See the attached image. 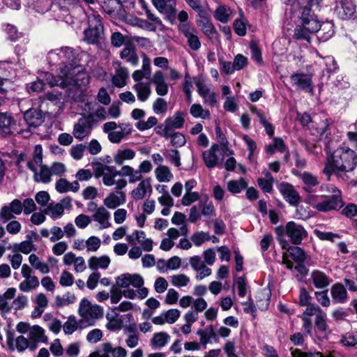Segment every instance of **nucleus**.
Listing matches in <instances>:
<instances>
[{
    "label": "nucleus",
    "instance_id": "nucleus-1",
    "mask_svg": "<svg viewBox=\"0 0 357 357\" xmlns=\"http://www.w3.org/2000/svg\"><path fill=\"white\" fill-rule=\"evenodd\" d=\"M356 165V153L349 148L340 147L328 158L323 173L328 180L333 174L341 177L344 173L352 172Z\"/></svg>",
    "mask_w": 357,
    "mask_h": 357
},
{
    "label": "nucleus",
    "instance_id": "nucleus-2",
    "mask_svg": "<svg viewBox=\"0 0 357 357\" xmlns=\"http://www.w3.org/2000/svg\"><path fill=\"white\" fill-rule=\"evenodd\" d=\"M321 22L310 8L301 9L299 24L294 30V36L300 40L310 42V35L317 32L321 28Z\"/></svg>",
    "mask_w": 357,
    "mask_h": 357
},
{
    "label": "nucleus",
    "instance_id": "nucleus-3",
    "mask_svg": "<svg viewBox=\"0 0 357 357\" xmlns=\"http://www.w3.org/2000/svg\"><path fill=\"white\" fill-rule=\"evenodd\" d=\"M333 195H309L307 197V202L313 208L320 212H328L337 211L343 206V202L341 198V192L333 186H331Z\"/></svg>",
    "mask_w": 357,
    "mask_h": 357
},
{
    "label": "nucleus",
    "instance_id": "nucleus-4",
    "mask_svg": "<svg viewBox=\"0 0 357 357\" xmlns=\"http://www.w3.org/2000/svg\"><path fill=\"white\" fill-rule=\"evenodd\" d=\"M78 312L81 317L79 322L81 328L93 326L97 320L103 317L104 314L102 306L91 303L86 298L81 300Z\"/></svg>",
    "mask_w": 357,
    "mask_h": 357
},
{
    "label": "nucleus",
    "instance_id": "nucleus-5",
    "mask_svg": "<svg viewBox=\"0 0 357 357\" xmlns=\"http://www.w3.org/2000/svg\"><path fill=\"white\" fill-rule=\"evenodd\" d=\"M144 279L138 274L124 273L116 278L115 286L119 289H128L130 286L138 289L137 291V297L139 299H144L148 295V289L143 287Z\"/></svg>",
    "mask_w": 357,
    "mask_h": 357
},
{
    "label": "nucleus",
    "instance_id": "nucleus-6",
    "mask_svg": "<svg viewBox=\"0 0 357 357\" xmlns=\"http://www.w3.org/2000/svg\"><path fill=\"white\" fill-rule=\"evenodd\" d=\"M89 28L84 31V40L91 44L98 43L103 34L100 16L94 12L88 16Z\"/></svg>",
    "mask_w": 357,
    "mask_h": 357
},
{
    "label": "nucleus",
    "instance_id": "nucleus-7",
    "mask_svg": "<svg viewBox=\"0 0 357 357\" xmlns=\"http://www.w3.org/2000/svg\"><path fill=\"white\" fill-rule=\"evenodd\" d=\"M96 178H102V183L106 186H112L116 183L115 178L121 176V170L118 171L114 166H109L98 162L93 167Z\"/></svg>",
    "mask_w": 357,
    "mask_h": 357
},
{
    "label": "nucleus",
    "instance_id": "nucleus-8",
    "mask_svg": "<svg viewBox=\"0 0 357 357\" xmlns=\"http://www.w3.org/2000/svg\"><path fill=\"white\" fill-rule=\"evenodd\" d=\"M75 58V52L73 48L69 47L52 50L47 54V59L52 65L71 62Z\"/></svg>",
    "mask_w": 357,
    "mask_h": 357
},
{
    "label": "nucleus",
    "instance_id": "nucleus-9",
    "mask_svg": "<svg viewBox=\"0 0 357 357\" xmlns=\"http://www.w3.org/2000/svg\"><path fill=\"white\" fill-rule=\"evenodd\" d=\"M290 81L293 86L297 90H302L311 95L314 93L312 75L305 73H293L290 76Z\"/></svg>",
    "mask_w": 357,
    "mask_h": 357
},
{
    "label": "nucleus",
    "instance_id": "nucleus-10",
    "mask_svg": "<svg viewBox=\"0 0 357 357\" xmlns=\"http://www.w3.org/2000/svg\"><path fill=\"white\" fill-rule=\"evenodd\" d=\"M92 122L91 118L88 119L86 115L79 119L73 127V136L80 141L88 137L96 127Z\"/></svg>",
    "mask_w": 357,
    "mask_h": 357
},
{
    "label": "nucleus",
    "instance_id": "nucleus-11",
    "mask_svg": "<svg viewBox=\"0 0 357 357\" xmlns=\"http://www.w3.org/2000/svg\"><path fill=\"white\" fill-rule=\"evenodd\" d=\"M285 233L294 245L301 244L303 239L307 236V232L304 227L294 221H290L287 223L285 226Z\"/></svg>",
    "mask_w": 357,
    "mask_h": 357
},
{
    "label": "nucleus",
    "instance_id": "nucleus-12",
    "mask_svg": "<svg viewBox=\"0 0 357 357\" xmlns=\"http://www.w3.org/2000/svg\"><path fill=\"white\" fill-rule=\"evenodd\" d=\"M145 111L142 109L136 108L131 112V117L134 120L138 121L135 123V127L140 131H144L151 129L158 123V119L155 116L149 117L147 121L141 120L145 116Z\"/></svg>",
    "mask_w": 357,
    "mask_h": 357
},
{
    "label": "nucleus",
    "instance_id": "nucleus-13",
    "mask_svg": "<svg viewBox=\"0 0 357 357\" xmlns=\"http://www.w3.org/2000/svg\"><path fill=\"white\" fill-rule=\"evenodd\" d=\"M335 13L342 20H349L355 13L356 7L351 0H335Z\"/></svg>",
    "mask_w": 357,
    "mask_h": 357
},
{
    "label": "nucleus",
    "instance_id": "nucleus-14",
    "mask_svg": "<svg viewBox=\"0 0 357 357\" xmlns=\"http://www.w3.org/2000/svg\"><path fill=\"white\" fill-rule=\"evenodd\" d=\"M181 33L186 38L187 44L193 51H198L201 47V41L197 36V30L194 26L183 25Z\"/></svg>",
    "mask_w": 357,
    "mask_h": 357
},
{
    "label": "nucleus",
    "instance_id": "nucleus-15",
    "mask_svg": "<svg viewBox=\"0 0 357 357\" xmlns=\"http://www.w3.org/2000/svg\"><path fill=\"white\" fill-rule=\"evenodd\" d=\"M43 112L38 108H30L24 112V120L29 128H36L44 121Z\"/></svg>",
    "mask_w": 357,
    "mask_h": 357
},
{
    "label": "nucleus",
    "instance_id": "nucleus-16",
    "mask_svg": "<svg viewBox=\"0 0 357 357\" xmlns=\"http://www.w3.org/2000/svg\"><path fill=\"white\" fill-rule=\"evenodd\" d=\"M6 342L11 351L17 349L19 352H22L29 346V339L23 335H20L15 339L14 334L11 332H8L6 335Z\"/></svg>",
    "mask_w": 357,
    "mask_h": 357
},
{
    "label": "nucleus",
    "instance_id": "nucleus-17",
    "mask_svg": "<svg viewBox=\"0 0 357 357\" xmlns=\"http://www.w3.org/2000/svg\"><path fill=\"white\" fill-rule=\"evenodd\" d=\"M113 67L115 69V74L112 77V82L114 86L121 88L126 84V79L128 77V69L121 66L120 61H114Z\"/></svg>",
    "mask_w": 357,
    "mask_h": 357
},
{
    "label": "nucleus",
    "instance_id": "nucleus-18",
    "mask_svg": "<svg viewBox=\"0 0 357 357\" xmlns=\"http://www.w3.org/2000/svg\"><path fill=\"white\" fill-rule=\"evenodd\" d=\"M279 190L284 199L291 205H296L300 201V196L294 186L287 183H282L279 186Z\"/></svg>",
    "mask_w": 357,
    "mask_h": 357
},
{
    "label": "nucleus",
    "instance_id": "nucleus-19",
    "mask_svg": "<svg viewBox=\"0 0 357 357\" xmlns=\"http://www.w3.org/2000/svg\"><path fill=\"white\" fill-rule=\"evenodd\" d=\"M148 192L150 193L152 192L151 178H145L141 181L131 191L130 195L135 200H140L146 197Z\"/></svg>",
    "mask_w": 357,
    "mask_h": 357
},
{
    "label": "nucleus",
    "instance_id": "nucleus-20",
    "mask_svg": "<svg viewBox=\"0 0 357 357\" xmlns=\"http://www.w3.org/2000/svg\"><path fill=\"white\" fill-rule=\"evenodd\" d=\"M331 295L333 301L335 303L344 304L349 300V296L344 284L340 282L335 283L331 288Z\"/></svg>",
    "mask_w": 357,
    "mask_h": 357
},
{
    "label": "nucleus",
    "instance_id": "nucleus-21",
    "mask_svg": "<svg viewBox=\"0 0 357 357\" xmlns=\"http://www.w3.org/2000/svg\"><path fill=\"white\" fill-rule=\"evenodd\" d=\"M15 120L11 114L8 112L0 113V131L6 136L9 135L15 130Z\"/></svg>",
    "mask_w": 357,
    "mask_h": 357
},
{
    "label": "nucleus",
    "instance_id": "nucleus-22",
    "mask_svg": "<svg viewBox=\"0 0 357 357\" xmlns=\"http://www.w3.org/2000/svg\"><path fill=\"white\" fill-rule=\"evenodd\" d=\"M310 280L317 289L326 288L332 281L328 275L320 270L312 271L310 274Z\"/></svg>",
    "mask_w": 357,
    "mask_h": 357
},
{
    "label": "nucleus",
    "instance_id": "nucleus-23",
    "mask_svg": "<svg viewBox=\"0 0 357 357\" xmlns=\"http://www.w3.org/2000/svg\"><path fill=\"white\" fill-rule=\"evenodd\" d=\"M122 296L129 299H134L137 297V294L132 289H123L121 291L115 285H112L110 289L112 303H118L121 299Z\"/></svg>",
    "mask_w": 357,
    "mask_h": 357
},
{
    "label": "nucleus",
    "instance_id": "nucleus-24",
    "mask_svg": "<svg viewBox=\"0 0 357 357\" xmlns=\"http://www.w3.org/2000/svg\"><path fill=\"white\" fill-rule=\"evenodd\" d=\"M110 217V213L104 206H100L96 213L91 215V220L100 225V229H104L111 226Z\"/></svg>",
    "mask_w": 357,
    "mask_h": 357
},
{
    "label": "nucleus",
    "instance_id": "nucleus-25",
    "mask_svg": "<svg viewBox=\"0 0 357 357\" xmlns=\"http://www.w3.org/2000/svg\"><path fill=\"white\" fill-rule=\"evenodd\" d=\"M126 202V195L121 191L110 193L105 199L104 204L110 209H114L123 204Z\"/></svg>",
    "mask_w": 357,
    "mask_h": 357
},
{
    "label": "nucleus",
    "instance_id": "nucleus-26",
    "mask_svg": "<svg viewBox=\"0 0 357 357\" xmlns=\"http://www.w3.org/2000/svg\"><path fill=\"white\" fill-rule=\"evenodd\" d=\"M197 24L208 38L210 39L217 38V31L209 19L202 16L199 20H197Z\"/></svg>",
    "mask_w": 357,
    "mask_h": 357
},
{
    "label": "nucleus",
    "instance_id": "nucleus-27",
    "mask_svg": "<svg viewBox=\"0 0 357 357\" xmlns=\"http://www.w3.org/2000/svg\"><path fill=\"white\" fill-rule=\"evenodd\" d=\"M34 303L36 306L31 312V317L38 318L43 314L45 308L47 307L48 300L44 294L40 293L36 295Z\"/></svg>",
    "mask_w": 357,
    "mask_h": 357
},
{
    "label": "nucleus",
    "instance_id": "nucleus-28",
    "mask_svg": "<svg viewBox=\"0 0 357 357\" xmlns=\"http://www.w3.org/2000/svg\"><path fill=\"white\" fill-rule=\"evenodd\" d=\"M299 176L303 183V190L309 193L313 192L319 185L317 177L307 172L302 173Z\"/></svg>",
    "mask_w": 357,
    "mask_h": 357
},
{
    "label": "nucleus",
    "instance_id": "nucleus-29",
    "mask_svg": "<svg viewBox=\"0 0 357 357\" xmlns=\"http://www.w3.org/2000/svg\"><path fill=\"white\" fill-rule=\"evenodd\" d=\"M27 167L32 172H36L43 165V148L41 145H36L34 148L33 158L26 163Z\"/></svg>",
    "mask_w": 357,
    "mask_h": 357
},
{
    "label": "nucleus",
    "instance_id": "nucleus-30",
    "mask_svg": "<svg viewBox=\"0 0 357 357\" xmlns=\"http://www.w3.org/2000/svg\"><path fill=\"white\" fill-rule=\"evenodd\" d=\"M121 176L123 177H128L130 183H135L137 181L141 182L143 180L142 174L140 171L135 169L129 165H123L121 169Z\"/></svg>",
    "mask_w": 357,
    "mask_h": 357
},
{
    "label": "nucleus",
    "instance_id": "nucleus-31",
    "mask_svg": "<svg viewBox=\"0 0 357 357\" xmlns=\"http://www.w3.org/2000/svg\"><path fill=\"white\" fill-rule=\"evenodd\" d=\"M111 260L107 255H102L101 257H91L89 261V267L93 271H96L98 268L107 269L109 266Z\"/></svg>",
    "mask_w": 357,
    "mask_h": 357
},
{
    "label": "nucleus",
    "instance_id": "nucleus-32",
    "mask_svg": "<svg viewBox=\"0 0 357 357\" xmlns=\"http://www.w3.org/2000/svg\"><path fill=\"white\" fill-rule=\"evenodd\" d=\"M136 153L131 149H121L117 150L114 155V161L118 165H122L125 161L135 158Z\"/></svg>",
    "mask_w": 357,
    "mask_h": 357
},
{
    "label": "nucleus",
    "instance_id": "nucleus-33",
    "mask_svg": "<svg viewBox=\"0 0 357 357\" xmlns=\"http://www.w3.org/2000/svg\"><path fill=\"white\" fill-rule=\"evenodd\" d=\"M219 150L218 144H213L211 147L203 153V160L206 166L208 168H213L218 163V157L215 152Z\"/></svg>",
    "mask_w": 357,
    "mask_h": 357
},
{
    "label": "nucleus",
    "instance_id": "nucleus-34",
    "mask_svg": "<svg viewBox=\"0 0 357 357\" xmlns=\"http://www.w3.org/2000/svg\"><path fill=\"white\" fill-rule=\"evenodd\" d=\"M197 334L199 336L200 343L204 346L211 342V339L217 340V335L213 325L208 326L205 329L198 330Z\"/></svg>",
    "mask_w": 357,
    "mask_h": 357
},
{
    "label": "nucleus",
    "instance_id": "nucleus-35",
    "mask_svg": "<svg viewBox=\"0 0 357 357\" xmlns=\"http://www.w3.org/2000/svg\"><path fill=\"white\" fill-rule=\"evenodd\" d=\"M120 57L132 66H137L139 63V57L135 49L131 45H127L122 50L120 53Z\"/></svg>",
    "mask_w": 357,
    "mask_h": 357
},
{
    "label": "nucleus",
    "instance_id": "nucleus-36",
    "mask_svg": "<svg viewBox=\"0 0 357 357\" xmlns=\"http://www.w3.org/2000/svg\"><path fill=\"white\" fill-rule=\"evenodd\" d=\"M29 340L35 342H47V337L45 335V330L38 325L31 327L29 333Z\"/></svg>",
    "mask_w": 357,
    "mask_h": 357
},
{
    "label": "nucleus",
    "instance_id": "nucleus-37",
    "mask_svg": "<svg viewBox=\"0 0 357 357\" xmlns=\"http://www.w3.org/2000/svg\"><path fill=\"white\" fill-rule=\"evenodd\" d=\"M198 206L204 216L212 218L215 215V209L213 203L211 201H208L207 196L202 197L199 202Z\"/></svg>",
    "mask_w": 357,
    "mask_h": 357
},
{
    "label": "nucleus",
    "instance_id": "nucleus-38",
    "mask_svg": "<svg viewBox=\"0 0 357 357\" xmlns=\"http://www.w3.org/2000/svg\"><path fill=\"white\" fill-rule=\"evenodd\" d=\"M28 4L30 8H32L36 12L43 14L47 12L52 5V0H28Z\"/></svg>",
    "mask_w": 357,
    "mask_h": 357
},
{
    "label": "nucleus",
    "instance_id": "nucleus-39",
    "mask_svg": "<svg viewBox=\"0 0 357 357\" xmlns=\"http://www.w3.org/2000/svg\"><path fill=\"white\" fill-rule=\"evenodd\" d=\"M133 89L137 92L138 99L142 101H146L151 95V88L149 83L139 82L134 85Z\"/></svg>",
    "mask_w": 357,
    "mask_h": 357
},
{
    "label": "nucleus",
    "instance_id": "nucleus-40",
    "mask_svg": "<svg viewBox=\"0 0 357 357\" xmlns=\"http://www.w3.org/2000/svg\"><path fill=\"white\" fill-rule=\"evenodd\" d=\"M29 261L33 268L39 271L43 274H47L50 271L48 264L42 261L35 254H31L29 255Z\"/></svg>",
    "mask_w": 357,
    "mask_h": 357
},
{
    "label": "nucleus",
    "instance_id": "nucleus-41",
    "mask_svg": "<svg viewBox=\"0 0 357 357\" xmlns=\"http://www.w3.org/2000/svg\"><path fill=\"white\" fill-rule=\"evenodd\" d=\"M34 173L33 178L36 182L47 183L51 181L50 169L46 165L39 167V171L37 169Z\"/></svg>",
    "mask_w": 357,
    "mask_h": 357
},
{
    "label": "nucleus",
    "instance_id": "nucleus-42",
    "mask_svg": "<svg viewBox=\"0 0 357 357\" xmlns=\"http://www.w3.org/2000/svg\"><path fill=\"white\" fill-rule=\"evenodd\" d=\"M111 43L115 47L124 45L126 47L130 45V36H123L121 32H114L111 36Z\"/></svg>",
    "mask_w": 357,
    "mask_h": 357
},
{
    "label": "nucleus",
    "instance_id": "nucleus-43",
    "mask_svg": "<svg viewBox=\"0 0 357 357\" xmlns=\"http://www.w3.org/2000/svg\"><path fill=\"white\" fill-rule=\"evenodd\" d=\"M184 119L181 112H177L172 118H167L165 124L167 125V129H178L183 127Z\"/></svg>",
    "mask_w": 357,
    "mask_h": 357
},
{
    "label": "nucleus",
    "instance_id": "nucleus-44",
    "mask_svg": "<svg viewBox=\"0 0 357 357\" xmlns=\"http://www.w3.org/2000/svg\"><path fill=\"white\" fill-rule=\"evenodd\" d=\"M155 174L159 182H169L173 178V174L168 167L160 165L155 170Z\"/></svg>",
    "mask_w": 357,
    "mask_h": 357
},
{
    "label": "nucleus",
    "instance_id": "nucleus-45",
    "mask_svg": "<svg viewBox=\"0 0 357 357\" xmlns=\"http://www.w3.org/2000/svg\"><path fill=\"white\" fill-rule=\"evenodd\" d=\"M265 178H259L257 179V183L259 188L264 192H271L273 190V184L274 178L272 175L268 172H264Z\"/></svg>",
    "mask_w": 357,
    "mask_h": 357
},
{
    "label": "nucleus",
    "instance_id": "nucleus-46",
    "mask_svg": "<svg viewBox=\"0 0 357 357\" xmlns=\"http://www.w3.org/2000/svg\"><path fill=\"white\" fill-rule=\"evenodd\" d=\"M169 339L170 336L165 332L156 333L153 335L151 343L154 347L162 348L168 343Z\"/></svg>",
    "mask_w": 357,
    "mask_h": 357
},
{
    "label": "nucleus",
    "instance_id": "nucleus-47",
    "mask_svg": "<svg viewBox=\"0 0 357 357\" xmlns=\"http://www.w3.org/2000/svg\"><path fill=\"white\" fill-rule=\"evenodd\" d=\"M247 186V182L243 178H241L238 180L229 181L227 183V189L233 194L241 192L243 189L246 188Z\"/></svg>",
    "mask_w": 357,
    "mask_h": 357
},
{
    "label": "nucleus",
    "instance_id": "nucleus-48",
    "mask_svg": "<svg viewBox=\"0 0 357 357\" xmlns=\"http://www.w3.org/2000/svg\"><path fill=\"white\" fill-rule=\"evenodd\" d=\"M38 285L39 280L38 278L35 275H30L26 277L25 280L20 284L19 288L22 291L28 292L31 289L37 287Z\"/></svg>",
    "mask_w": 357,
    "mask_h": 357
},
{
    "label": "nucleus",
    "instance_id": "nucleus-49",
    "mask_svg": "<svg viewBox=\"0 0 357 357\" xmlns=\"http://www.w3.org/2000/svg\"><path fill=\"white\" fill-rule=\"evenodd\" d=\"M88 119L91 118L92 123L96 126L100 121L107 119V111L102 107H98L94 112L89 113L86 115Z\"/></svg>",
    "mask_w": 357,
    "mask_h": 357
},
{
    "label": "nucleus",
    "instance_id": "nucleus-50",
    "mask_svg": "<svg viewBox=\"0 0 357 357\" xmlns=\"http://www.w3.org/2000/svg\"><path fill=\"white\" fill-rule=\"evenodd\" d=\"M326 319V314L324 312L315 318V328L323 337L326 336V332L328 329Z\"/></svg>",
    "mask_w": 357,
    "mask_h": 357
},
{
    "label": "nucleus",
    "instance_id": "nucleus-51",
    "mask_svg": "<svg viewBox=\"0 0 357 357\" xmlns=\"http://www.w3.org/2000/svg\"><path fill=\"white\" fill-rule=\"evenodd\" d=\"M190 281V278L185 274H176L170 276V282L176 287H186Z\"/></svg>",
    "mask_w": 357,
    "mask_h": 357
},
{
    "label": "nucleus",
    "instance_id": "nucleus-52",
    "mask_svg": "<svg viewBox=\"0 0 357 357\" xmlns=\"http://www.w3.org/2000/svg\"><path fill=\"white\" fill-rule=\"evenodd\" d=\"M252 112L255 113L258 117L259 122L264 127L266 132L269 136H273L274 134V127L273 125L269 123L266 119L264 115L261 113V112L257 110V109H252Z\"/></svg>",
    "mask_w": 357,
    "mask_h": 357
},
{
    "label": "nucleus",
    "instance_id": "nucleus-53",
    "mask_svg": "<svg viewBox=\"0 0 357 357\" xmlns=\"http://www.w3.org/2000/svg\"><path fill=\"white\" fill-rule=\"evenodd\" d=\"M190 114L195 118L208 119L210 112L208 110H204L199 104H193L190 109Z\"/></svg>",
    "mask_w": 357,
    "mask_h": 357
},
{
    "label": "nucleus",
    "instance_id": "nucleus-54",
    "mask_svg": "<svg viewBox=\"0 0 357 357\" xmlns=\"http://www.w3.org/2000/svg\"><path fill=\"white\" fill-rule=\"evenodd\" d=\"M231 13V10L229 8L225 6H218L214 13V17L218 21L226 23L229 20V17Z\"/></svg>",
    "mask_w": 357,
    "mask_h": 357
},
{
    "label": "nucleus",
    "instance_id": "nucleus-55",
    "mask_svg": "<svg viewBox=\"0 0 357 357\" xmlns=\"http://www.w3.org/2000/svg\"><path fill=\"white\" fill-rule=\"evenodd\" d=\"M64 210L63 206L61 204H56L55 205H51L48 206L45 213L46 214H50L53 220H56L62 216Z\"/></svg>",
    "mask_w": 357,
    "mask_h": 357
},
{
    "label": "nucleus",
    "instance_id": "nucleus-56",
    "mask_svg": "<svg viewBox=\"0 0 357 357\" xmlns=\"http://www.w3.org/2000/svg\"><path fill=\"white\" fill-rule=\"evenodd\" d=\"M33 244L30 241H24L20 243H15L13 245V252H20L24 254L30 253L33 249Z\"/></svg>",
    "mask_w": 357,
    "mask_h": 357
},
{
    "label": "nucleus",
    "instance_id": "nucleus-57",
    "mask_svg": "<svg viewBox=\"0 0 357 357\" xmlns=\"http://www.w3.org/2000/svg\"><path fill=\"white\" fill-rule=\"evenodd\" d=\"M341 343L344 347H355L357 346V333L349 332L342 336Z\"/></svg>",
    "mask_w": 357,
    "mask_h": 357
},
{
    "label": "nucleus",
    "instance_id": "nucleus-58",
    "mask_svg": "<svg viewBox=\"0 0 357 357\" xmlns=\"http://www.w3.org/2000/svg\"><path fill=\"white\" fill-rule=\"evenodd\" d=\"M291 357H324V355L317 351H302L298 349H290Z\"/></svg>",
    "mask_w": 357,
    "mask_h": 357
},
{
    "label": "nucleus",
    "instance_id": "nucleus-59",
    "mask_svg": "<svg viewBox=\"0 0 357 357\" xmlns=\"http://www.w3.org/2000/svg\"><path fill=\"white\" fill-rule=\"evenodd\" d=\"M289 255L291 256V257L295 260L298 263H303L305 261L306 255L304 252V250L298 247V246H292L289 249Z\"/></svg>",
    "mask_w": 357,
    "mask_h": 357
},
{
    "label": "nucleus",
    "instance_id": "nucleus-60",
    "mask_svg": "<svg viewBox=\"0 0 357 357\" xmlns=\"http://www.w3.org/2000/svg\"><path fill=\"white\" fill-rule=\"evenodd\" d=\"M201 199L202 198L197 192H185L181 199V204L185 206H188L198 200L200 201Z\"/></svg>",
    "mask_w": 357,
    "mask_h": 357
},
{
    "label": "nucleus",
    "instance_id": "nucleus-61",
    "mask_svg": "<svg viewBox=\"0 0 357 357\" xmlns=\"http://www.w3.org/2000/svg\"><path fill=\"white\" fill-rule=\"evenodd\" d=\"M167 107V102L162 98H158L153 103V110L156 114H165Z\"/></svg>",
    "mask_w": 357,
    "mask_h": 357
},
{
    "label": "nucleus",
    "instance_id": "nucleus-62",
    "mask_svg": "<svg viewBox=\"0 0 357 357\" xmlns=\"http://www.w3.org/2000/svg\"><path fill=\"white\" fill-rule=\"evenodd\" d=\"M76 300L75 296L70 292L66 293L62 296L56 297V303L58 306H64L73 303Z\"/></svg>",
    "mask_w": 357,
    "mask_h": 357
},
{
    "label": "nucleus",
    "instance_id": "nucleus-63",
    "mask_svg": "<svg viewBox=\"0 0 357 357\" xmlns=\"http://www.w3.org/2000/svg\"><path fill=\"white\" fill-rule=\"evenodd\" d=\"M165 157L170 160L176 167L181 165V158L178 150L170 149L167 150L165 153Z\"/></svg>",
    "mask_w": 357,
    "mask_h": 357
},
{
    "label": "nucleus",
    "instance_id": "nucleus-64",
    "mask_svg": "<svg viewBox=\"0 0 357 357\" xmlns=\"http://www.w3.org/2000/svg\"><path fill=\"white\" fill-rule=\"evenodd\" d=\"M15 214L8 208L7 205H4L0 210V221L6 223L15 218Z\"/></svg>",
    "mask_w": 357,
    "mask_h": 357
}]
</instances>
